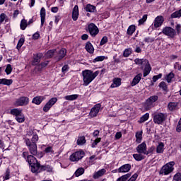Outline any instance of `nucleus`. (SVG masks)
Instances as JSON below:
<instances>
[{
	"label": "nucleus",
	"mask_w": 181,
	"mask_h": 181,
	"mask_svg": "<svg viewBox=\"0 0 181 181\" xmlns=\"http://www.w3.org/2000/svg\"><path fill=\"white\" fill-rule=\"evenodd\" d=\"M100 74V71H95V72H93V71L89 69H86L82 71V76H83V86H85V87H87L95 78Z\"/></svg>",
	"instance_id": "f257e3e1"
},
{
	"label": "nucleus",
	"mask_w": 181,
	"mask_h": 181,
	"mask_svg": "<svg viewBox=\"0 0 181 181\" xmlns=\"http://www.w3.org/2000/svg\"><path fill=\"white\" fill-rule=\"evenodd\" d=\"M175 170V162L171 161L164 165L159 171V174L162 176H168Z\"/></svg>",
	"instance_id": "f03ea898"
},
{
	"label": "nucleus",
	"mask_w": 181,
	"mask_h": 181,
	"mask_svg": "<svg viewBox=\"0 0 181 181\" xmlns=\"http://www.w3.org/2000/svg\"><path fill=\"white\" fill-rule=\"evenodd\" d=\"M166 119V115L162 112H155L153 114V121L154 124H157L158 125H162L165 120Z\"/></svg>",
	"instance_id": "7ed1b4c3"
},
{
	"label": "nucleus",
	"mask_w": 181,
	"mask_h": 181,
	"mask_svg": "<svg viewBox=\"0 0 181 181\" xmlns=\"http://www.w3.org/2000/svg\"><path fill=\"white\" fill-rule=\"evenodd\" d=\"M25 142L31 155L36 156L37 155V145L32 144V141H30V139H25Z\"/></svg>",
	"instance_id": "20e7f679"
},
{
	"label": "nucleus",
	"mask_w": 181,
	"mask_h": 181,
	"mask_svg": "<svg viewBox=\"0 0 181 181\" xmlns=\"http://www.w3.org/2000/svg\"><path fill=\"white\" fill-rule=\"evenodd\" d=\"M162 33L170 39H173L176 36V30L172 27H165L163 28Z\"/></svg>",
	"instance_id": "39448f33"
},
{
	"label": "nucleus",
	"mask_w": 181,
	"mask_h": 181,
	"mask_svg": "<svg viewBox=\"0 0 181 181\" xmlns=\"http://www.w3.org/2000/svg\"><path fill=\"white\" fill-rule=\"evenodd\" d=\"M158 100V95H153L148 98L146 101L145 108L146 110H151L155 107L156 100Z\"/></svg>",
	"instance_id": "423d86ee"
},
{
	"label": "nucleus",
	"mask_w": 181,
	"mask_h": 181,
	"mask_svg": "<svg viewBox=\"0 0 181 181\" xmlns=\"http://www.w3.org/2000/svg\"><path fill=\"white\" fill-rule=\"evenodd\" d=\"M83 157H84V151H79L72 153L70 156L69 159L71 162H78V160H80L81 159H83Z\"/></svg>",
	"instance_id": "0eeeda50"
},
{
	"label": "nucleus",
	"mask_w": 181,
	"mask_h": 181,
	"mask_svg": "<svg viewBox=\"0 0 181 181\" xmlns=\"http://www.w3.org/2000/svg\"><path fill=\"white\" fill-rule=\"evenodd\" d=\"M28 104H29V98L25 96L16 99L14 102L16 107H23L24 105H28Z\"/></svg>",
	"instance_id": "6e6552de"
},
{
	"label": "nucleus",
	"mask_w": 181,
	"mask_h": 181,
	"mask_svg": "<svg viewBox=\"0 0 181 181\" xmlns=\"http://www.w3.org/2000/svg\"><path fill=\"white\" fill-rule=\"evenodd\" d=\"M88 29L90 35L93 37H95V36H97V35H98L100 32V30H98V27H97V25H95V24L94 23L89 24L88 26Z\"/></svg>",
	"instance_id": "1a4fd4ad"
},
{
	"label": "nucleus",
	"mask_w": 181,
	"mask_h": 181,
	"mask_svg": "<svg viewBox=\"0 0 181 181\" xmlns=\"http://www.w3.org/2000/svg\"><path fill=\"white\" fill-rule=\"evenodd\" d=\"M101 110V104L98 103L95 105L90 110L89 112V117L90 118H94V117H97L98 115V112H100V110Z\"/></svg>",
	"instance_id": "9d476101"
},
{
	"label": "nucleus",
	"mask_w": 181,
	"mask_h": 181,
	"mask_svg": "<svg viewBox=\"0 0 181 181\" xmlns=\"http://www.w3.org/2000/svg\"><path fill=\"white\" fill-rule=\"evenodd\" d=\"M57 103V98H52L44 106V112H47Z\"/></svg>",
	"instance_id": "9b49d317"
},
{
	"label": "nucleus",
	"mask_w": 181,
	"mask_h": 181,
	"mask_svg": "<svg viewBox=\"0 0 181 181\" xmlns=\"http://www.w3.org/2000/svg\"><path fill=\"white\" fill-rule=\"evenodd\" d=\"M67 54V50L64 48L61 49L59 51L57 52V55L55 56L54 59L57 62H60L66 57Z\"/></svg>",
	"instance_id": "f8f14e48"
},
{
	"label": "nucleus",
	"mask_w": 181,
	"mask_h": 181,
	"mask_svg": "<svg viewBox=\"0 0 181 181\" xmlns=\"http://www.w3.org/2000/svg\"><path fill=\"white\" fill-rule=\"evenodd\" d=\"M163 22H165V18L163 16H158L153 21L154 28H160L162 25H163Z\"/></svg>",
	"instance_id": "ddd939ff"
},
{
	"label": "nucleus",
	"mask_w": 181,
	"mask_h": 181,
	"mask_svg": "<svg viewBox=\"0 0 181 181\" xmlns=\"http://www.w3.org/2000/svg\"><path fill=\"white\" fill-rule=\"evenodd\" d=\"M146 143L143 142L136 147V151L138 153H142L143 155H146Z\"/></svg>",
	"instance_id": "4468645a"
},
{
	"label": "nucleus",
	"mask_w": 181,
	"mask_h": 181,
	"mask_svg": "<svg viewBox=\"0 0 181 181\" xmlns=\"http://www.w3.org/2000/svg\"><path fill=\"white\" fill-rule=\"evenodd\" d=\"M131 170V164H124L117 169L118 173H128Z\"/></svg>",
	"instance_id": "2eb2a0df"
},
{
	"label": "nucleus",
	"mask_w": 181,
	"mask_h": 181,
	"mask_svg": "<svg viewBox=\"0 0 181 181\" xmlns=\"http://www.w3.org/2000/svg\"><path fill=\"white\" fill-rule=\"evenodd\" d=\"M31 168V172L33 173H40L42 172V165H40V163H37L35 164H33L30 165Z\"/></svg>",
	"instance_id": "dca6fc26"
},
{
	"label": "nucleus",
	"mask_w": 181,
	"mask_h": 181,
	"mask_svg": "<svg viewBox=\"0 0 181 181\" xmlns=\"http://www.w3.org/2000/svg\"><path fill=\"white\" fill-rule=\"evenodd\" d=\"M105 173H107V170H105V168H103L97 172H95L93 173V179H100V177L104 176Z\"/></svg>",
	"instance_id": "f3484780"
},
{
	"label": "nucleus",
	"mask_w": 181,
	"mask_h": 181,
	"mask_svg": "<svg viewBox=\"0 0 181 181\" xmlns=\"http://www.w3.org/2000/svg\"><path fill=\"white\" fill-rule=\"evenodd\" d=\"M40 18H41V28L45 25V22H46V9L45 7H42L40 12Z\"/></svg>",
	"instance_id": "a211bd4d"
},
{
	"label": "nucleus",
	"mask_w": 181,
	"mask_h": 181,
	"mask_svg": "<svg viewBox=\"0 0 181 181\" xmlns=\"http://www.w3.org/2000/svg\"><path fill=\"white\" fill-rule=\"evenodd\" d=\"M43 55L42 54H37L34 56L33 59L32 61L33 66H37L39 63H40V59Z\"/></svg>",
	"instance_id": "6ab92c4d"
},
{
	"label": "nucleus",
	"mask_w": 181,
	"mask_h": 181,
	"mask_svg": "<svg viewBox=\"0 0 181 181\" xmlns=\"http://www.w3.org/2000/svg\"><path fill=\"white\" fill-rule=\"evenodd\" d=\"M122 80L120 78H115L112 80V83L111 84V88H116L117 87H119L122 84Z\"/></svg>",
	"instance_id": "aec40b11"
},
{
	"label": "nucleus",
	"mask_w": 181,
	"mask_h": 181,
	"mask_svg": "<svg viewBox=\"0 0 181 181\" xmlns=\"http://www.w3.org/2000/svg\"><path fill=\"white\" fill-rule=\"evenodd\" d=\"M78 6L76 5L72 11V19L73 21H76L78 19Z\"/></svg>",
	"instance_id": "412c9836"
},
{
	"label": "nucleus",
	"mask_w": 181,
	"mask_h": 181,
	"mask_svg": "<svg viewBox=\"0 0 181 181\" xmlns=\"http://www.w3.org/2000/svg\"><path fill=\"white\" fill-rule=\"evenodd\" d=\"M141 78H142V74H137L132 80L131 86L132 87H134V86H136L139 81H141Z\"/></svg>",
	"instance_id": "4be33fe9"
},
{
	"label": "nucleus",
	"mask_w": 181,
	"mask_h": 181,
	"mask_svg": "<svg viewBox=\"0 0 181 181\" xmlns=\"http://www.w3.org/2000/svg\"><path fill=\"white\" fill-rule=\"evenodd\" d=\"M44 100H45L44 96H37L33 99L32 103L33 104H36V105H40V104H42V102Z\"/></svg>",
	"instance_id": "5701e85b"
},
{
	"label": "nucleus",
	"mask_w": 181,
	"mask_h": 181,
	"mask_svg": "<svg viewBox=\"0 0 181 181\" xmlns=\"http://www.w3.org/2000/svg\"><path fill=\"white\" fill-rule=\"evenodd\" d=\"M27 161L28 162L30 166H31L32 165H35L36 163H39V162H37V160L36 159V158H35L32 155L27 156Z\"/></svg>",
	"instance_id": "b1692460"
},
{
	"label": "nucleus",
	"mask_w": 181,
	"mask_h": 181,
	"mask_svg": "<svg viewBox=\"0 0 181 181\" xmlns=\"http://www.w3.org/2000/svg\"><path fill=\"white\" fill-rule=\"evenodd\" d=\"M146 66L144 68V77H146V76H148V74H149L151 73V71L152 70V67H151V64H149V62H148V63H146Z\"/></svg>",
	"instance_id": "393cba45"
},
{
	"label": "nucleus",
	"mask_w": 181,
	"mask_h": 181,
	"mask_svg": "<svg viewBox=\"0 0 181 181\" xmlns=\"http://www.w3.org/2000/svg\"><path fill=\"white\" fill-rule=\"evenodd\" d=\"M86 50L88 52V53H90V54H93L94 53V47L93 46V44L90 42H87L86 47Z\"/></svg>",
	"instance_id": "a878e982"
},
{
	"label": "nucleus",
	"mask_w": 181,
	"mask_h": 181,
	"mask_svg": "<svg viewBox=\"0 0 181 181\" xmlns=\"http://www.w3.org/2000/svg\"><path fill=\"white\" fill-rule=\"evenodd\" d=\"M133 158L137 162H141V160H144V159H145V156L143 153H138L136 154H133Z\"/></svg>",
	"instance_id": "bb28decb"
},
{
	"label": "nucleus",
	"mask_w": 181,
	"mask_h": 181,
	"mask_svg": "<svg viewBox=\"0 0 181 181\" xmlns=\"http://www.w3.org/2000/svg\"><path fill=\"white\" fill-rule=\"evenodd\" d=\"M22 113V109H19V108H14V109H11L10 110V114L11 115H14V117H18L20 115V114Z\"/></svg>",
	"instance_id": "cd10ccee"
},
{
	"label": "nucleus",
	"mask_w": 181,
	"mask_h": 181,
	"mask_svg": "<svg viewBox=\"0 0 181 181\" xmlns=\"http://www.w3.org/2000/svg\"><path fill=\"white\" fill-rule=\"evenodd\" d=\"M13 83L12 79H6V78H1L0 79V84H3L4 86H11Z\"/></svg>",
	"instance_id": "c85d7f7f"
},
{
	"label": "nucleus",
	"mask_w": 181,
	"mask_h": 181,
	"mask_svg": "<svg viewBox=\"0 0 181 181\" xmlns=\"http://www.w3.org/2000/svg\"><path fill=\"white\" fill-rule=\"evenodd\" d=\"M163 151H165V144H163V143L160 142L157 146L156 152H157V153H163Z\"/></svg>",
	"instance_id": "c756f323"
},
{
	"label": "nucleus",
	"mask_w": 181,
	"mask_h": 181,
	"mask_svg": "<svg viewBox=\"0 0 181 181\" xmlns=\"http://www.w3.org/2000/svg\"><path fill=\"white\" fill-rule=\"evenodd\" d=\"M177 108V103L170 102L168 103V109L170 111H175Z\"/></svg>",
	"instance_id": "7c9ffc66"
},
{
	"label": "nucleus",
	"mask_w": 181,
	"mask_h": 181,
	"mask_svg": "<svg viewBox=\"0 0 181 181\" xmlns=\"http://www.w3.org/2000/svg\"><path fill=\"white\" fill-rule=\"evenodd\" d=\"M142 134H143L142 131L137 132L136 133V135H135V136H136V142L137 144H141V142H142Z\"/></svg>",
	"instance_id": "2f4dec72"
},
{
	"label": "nucleus",
	"mask_w": 181,
	"mask_h": 181,
	"mask_svg": "<svg viewBox=\"0 0 181 181\" xmlns=\"http://www.w3.org/2000/svg\"><path fill=\"white\" fill-rule=\"evenodd\" d=\"M77 98H78V95L77 94L66 95L64 97V100H66L67 101H74V100H77Z\"/></svg>",
	"instance_id": "473e14b6"
},
{
	"label": "nucleus",
	"mask_w": 181,
	"mask_h": 181,
	"mask_svg": "<svg viewBox=\"0 0 181 181\" xmlns=\"http://www.w3.org/2000/svg\"><path fill=\"white\" fill-rule=\"evenodd\" d=\"M84 172H85V170L83 168H79L74 173V175L76 176V177H78L79 176L84 175Z\"/></svg>",
	"instance_id": "72a5a7b5"
},
{
	"label": "nucleus",
	"mask_w": 181,
	"mask_h": 181,
	"mask_svg": "<svg viewBox=\"0 0 181 181\" xmlns=\"http://www.w3.org/2000/svg\"><path fill=\"white\" fill-rule=\"evenodd\" d=\"M136 30V28L135 27V25H132L128 28L127 33V35H129V36H132V35H134V33L135 32Z\"/></svg>",
	"instance_id": "f704fd0d"
},
{
	"label": "nucleus",
	"mask_w": 181,
	"mask_h": 181,
	"mask_svg": "<svg viewBox=\"0 0 181 181\" xmlns=\"http://www.w3.org/2000/svg\"><path fill=\"white\" fill-rule=\"evenodd\" d=\"M134 63L136 64L142 65V64H145L146 63L148 64V60L147 59L137 58V59H134Z\"/></svg>",
	"instance_id": "c9c22d12"
},
{
	"label": "nucleus",
	"mask_w": 181,
	"mask_h": 181,
	"mask_svg": "<svg viewBox=\"0 0 181 181\" xmlns=\"http://www.w3.org/2000/svg\"><path fill=\"white\" fill-rule=\"evenodd\" d=\"M148 119H149V113H146L140 118V119L139 120V122L140 124H144V122H145L146 121H148Z\"/></svg>",
	"instance_id": "e433bc0d"
},
{
	"label": "nucleus",
	"mask_w": 181,
	"mask_h": 181,
	"mask_svg": "<svg viewBox=\"0 0 181 181\" xmlns=\"http://www.w3.org/2000/svg\"><path fill=\"white\" fill-rule=\"evenodd\" d=\"M129 177H131V173L125 174L120 177L117 178L116 181H127Z\"/></svg>",
	"instance_id": "4c0bfd02"
},
{
	"label": "nucleus",
	"mask_w": 181,
	"mask_h": 181,
	"mask_svg": "<svg viewBox=\"0 0 181 181\" xmlns=\"http://www.w3.org/2000/svg\"><path fill=\"white\" fill-rule=\"evenodd\" d=\"M16 120L17 121V122H19V124L25 122V115H23V112L20 114L18 117H16Z\"/></svg>",
	"instance_id": "58836bf2"
},
{
	"label": "nucleus",
	"mask_w": 181,
	"mask_h": 181,
	"mask_svg": "<svg viewBox=\"0 0 181 181\" xmlns=\"http://www.w3.org/2000/svg\"><path fill=\"white\" fill-rule=\"evenodd\" d=\"M77 145H84L86 144V137L84 136H79L76 142Z\"/></svg>",
	"instance_id": "ea45409f"
},
{
	"label": "nucleus",
	"mask_w": 181,
	"mask_h": 181,
	"mask_svg": "<svg viewBox=\"0 0 181 181\" xmlns=\"http://www.w3.org/2000/svg\"><path fill=\"white\" fill-rule=\"evenodd\" d=\"M45 170L46 172H53V167L47 165H41V172Z\"/></svg>",
	"instance_id": "a19ab883"
},
{
	"label": "nucleus",
	"mask_w": 181,
	"mask_h": 181,
	"mask_svg": "<svg viewBox=\"0 0 181 181\" xmlns=\"http://www.w3.org/2000/svg\"><path fill=\"white\" fill-rule=\"evenodd\" d=\"M108 57L105 56H98L93 59V63H97V62H103V60H107Z\"/></svg>",
	"instance_id": "79ce46f5"
},
{
	"label": "nucleus",
	"mask_w": 181,
	"mask_h": 181,
	"mask_svg": "<svg viewBox=\"0 0 181 181\" xmlns=\"http://www.w3.org/2000/svg\"><path fill=\"white\" fill-rule=\"evenodd\" d=\"M85 10L86 12H94V11H95V6L91 4H87L85 7Z\"/></svg>",
	"instance_id": "37998d69"
},
{
	"label": "nucleus",
	"mask_w": 181,
	"mask_h": 181,
	"mask_svg": "<svg viewBox=\"0 0 181 181\" xmlns=\"http://www.w3.org/2000/svg\"><path fill=\"white\" fill-rule=\"evenodd\" d=\"M20 26H21V30H25V29L28 28V21L25 19L21 20Z\"/></svg>",
	"instance_id": "c03bdc74"
},
{
	"label": "nucleus",
	"mask_w": 181,
	"mask_h": 181,
	"mask_svg": "<svg viewBox=\"0 0 181 181\" xmlns=\"http://www.w3.org/2000/svg\"><path fill=\"white\" fill-rule=\"evenodd\" d=\"M173 78H175V74H173V72H170L165 77V80L168 83H172V80H173Z\"/></svg>",
	"instance_id": "a18cd8bd"
},
{
	"label": "nucleus",
	"mask_w": 181,
	"mask_h": 181,
	"mask_svg": "<svg viewBox=\"0 0 181 181\" xmlns=\"http://www.w3.org/2000/svg\"><path fill=\"white\" fill-rule=\"evenodd\" d=\"M132 53V48H127L125 49L123 52L124 57H129V55H131Z\"/></svg>",
	"instance_id": "49530a36"
},
{
	"label": "nucleus",
	"mask_w": 181,
	"mask_h": 181,
	"mask_svg": "<svg viewBox=\"0 0 181 181\" xmlns=\"http://www.w3.org/2000/svg\"><path fill=\"white\" fill-rule=\"evenodd\" d=\"M181 17V9L179 11H177L171 14L172 19H175L176 18H180Z\"/></svg>",
	"instance_id": "de8ad7c7"
},
{
	"label": "nucleus",
	"mask_w": 181,
	"mask_h": 181,
	"mask_svg": "<svg viewBox=\"0 0 181 181\" xmlns=\"http://www.w3.org/2000/svg\"><path fill=\"white\" fill-rule=\"evenodd\" d=\"M37 141H39V136H37L36 134H34L31 139V144L36 145V144H37Z\"/></svg>",
	"instance_id": "09e8293b"
},
{
	"label": "nucleus",
	"mask_w": 181,
	"mask_h": 181,
	"mask_svg": "<svg viewBox=\"0 0 181 181\" xmlns=\"http://www.w3.org/2000/svg\"><path fill=\"white\" fill-rule=\"evenodd\" d=\"M23 43H25V38L21 37L18 40V42L17 46H16V49H18V50H19L21 49V47H22V46H23Z\"/></svg>",
	"instance_id": "8fccbe9b"
},
{
	"label": "nucleus",
	"mask_w": 181,
	"mask_h": 181,
	"mask_svg": "<svg viewBox=\"0 0 181 181\" xmlns=\"http://www.w3.org/2000/svg\"><path fill=\"white\" fill-rule=\"evenodd\" d=\"M148 19V15L144 14L143 16V17L139 20V26H140V25H144V23H145V21H147Z\"/></svg>",
	"instance_id": "3c124183"
},
{
	"label": "nucleus",
	"mask_w": 181,
	"mask_h": 181,
	"mask_svg": "<svg viewBox=\"0 0 181 181\" xmlns=\"http://www.w3.org/2000/svg\"><path fill=\"white\" fill-rule=\"evenodd\" d=\"M56 52V49H49V51H47V52L46 53V56L48 58L50 57H53V56H54V52Z\"/></svg>",
	"instance_id": "603ef678"
},
{
	"label": "nucleus",
	"mask_w": 181,
	"mask_h": 181,
	"mask_svg": "<svg viewBox=\"0 0 181 181\" xmlns=\"http://www.w3.org/2000/svg\"><path fill=\"white\" fill-rule=\"evenodd\" d=\"M3 181L5 180H9V179H11V172L9 171V170H7L5 173V175L3 176Z\"/></svg>",
	"instance_id": "864d4df0"
},
{
	"label": "nucleus",
	"mask_w": 181,
	"mask_h": 181,
	"mask_svg": "<svg viewBox=\"0 0 181 181\" xmlns=\"http://www.w3.org/2000/svg\"><path fill=\"white\" fill-rule=\"evenodd\" d=\"M12 70H13L12 65L7 64L6 68L5 69V72L6 73V74L8 76H9V74H11L12 73Z\"/></svg>",
	"instance_id": "5fc2aeb1"
},
{
	"label": "nucleus",
	"mask_w": 181,
	"mask_h": 181,
	"mask_svg": "<svg viewBox=\"0 0 181 181\" xmlns=\"http://www.w3.org/2000/svg\"><path fill=\"white\" fill-rule=\"evenodd\" d=\"M100 142H101V138H97L95 139L91 145L92 148H95V146H97Z\"/></svg>",
	"instance_id": "6e6d98bb"
},
{
	"label": "nucleus",
	"mask_w": 181,
	"mask_h": 181,
	"mask_svg": "<svg viewBox=\"0 0 181 181\" xmlns=\"http://www.w3.org/2000/svg\"><path fill=\"white\" fill-rule=\"evenodd\" d=\"M173 180L174 181H181V173H177L173 176Z\"/></svg>",
	"instance_id": "4d7b16f0"
},
{
	"label": "nucleus",
	"mask_w": 181,
	"mask_h": 181,
	"mask_svg": "<svg viewBox=\"0 0 181 181\" xmlns=\"http://www.w3.org/2000/svg\"><path fill=\"white\" fill-rule=\"evenodd\" d=\"M107 42H108V37L107 36H104L101 39V41L100 42V46H104V45H105V43H107Z\"/></svg>",
	"instance_id": "13d9d810"
},
{
	"label": "nucleus",
	"mask_w": 181,
	"mask_h": 181,
	"mask_svg": "<svg viewBox=\"0 0 181 181\" xmlns=\"http://www.w3.org/2000/svg\"><path fill=\"white\" fill-rule=\"evenodd\" d=\"M69 70H70V67L69 66V65H64L62 69V72L63 73V74H66V73L69 71Z\"/></svg>",
	"instance_id": "bf43d9fd"
},
{
	"label": "nucleus",
	"mask_w": 181,
	"mask_h": 181,
	"mask_svg": "<svg viewBox=\"0 0 181 181\" xmlns=\"http://www.w3.org/2000/svg\"><path fill=\"white\" fill-rule=\"evenodd\" d=\"M175 32L176 35H180L181 33V25L180 24H177L175 26Z\"/></svg>",
	"instance_id": "052dcab7"
},
{
	"label": "nucleus",
	"mask_w": 181,
	"mask_h": 181,
	"mask_svg": "<svg viewBox=\"0 0 181 181\" xmlns=\"http://www.w3.org/2000/svg\"><path fill=\"white\" fill-rule=\"evenodd\" d=\"M159 78H162V74H159L158 75H156L153 76V83H156Z\"/></svg>",
	"instance_id": "680f3d73"
},
{
	"label": "nucleus",
	"mask_w": 181,
	"mask_h": 181,
	"mask_svg": "<svg viewBox=\"0 0 181 181\" xmlns=\"http://www.w3.org/2000/svg\"><path fill=\"white\" fill-rule=\"evenodd\" d=\"M160 88H162L164 91H166L168 86H166V83L165 82H161L159 84Z\"/></svg>",
	"instance_id": "e2e57ef3"
},
{
	"label": "nucleus",
	"mask_w": 181,
	"mask_h": 181,
	"mask_svg": "<svg viewBox=\"0 0 181 181\" xmlns=\"http://www.w3.org/2000/svg\"><path fill=\"white\" fill-rule=\"evenodd\" d=\"M155 151V146H151L148 149L146 148V155H149L150 153H152Z\"/></svg>",
	"instance_id": "0e129e2a"
},
{
	"label": "nucleus",
	"mask_w": 181,
	"mask_h": 181,
	"mask_svg": "<svg viewBox=\"0 0 181 181\" xmlns=\"http://www.w3.org/2000/svg\"><path fill=\"white\" fill-rule=\"evenodd\" d=\"M45 153H54V151H53V148L52 146H49L45 149Z\"/></svg>",
	"instance_id": "69168bd1"
},
{
	"label": "nucleus",
	"mask_w": 181,
	"mask_h": 181,
	"mask_svg": "<svg viewBox=\"0 0 181 181\" xmlns=\"http://www.w3.org/2000/svg\"><path fill=\"white\" fill-rule=\"evenodd\" d=\"M144 42H146V43H152V42H153L155 40V39H153V37H146L144 38Z\"/></svg>",
	"instance_id": "338daca9"
},
{
	"label": "nucleus",
	"mask_w": 181,
	"mask_h": 181,
	"mask_svg": "<svg viewBox=\"0 0 181 181\" xmlns=\"http://www.w3.org/2000/svg\"><path fill=\"white\" fill-rule=\"evenodd\" d=\"M47 64H49V61H45V62L41 63L39 65V67H40L41 69H43V68L46 67L47 66Z\"/></svg>",
	"instance_id": "774afa93"
}]
</instances>
